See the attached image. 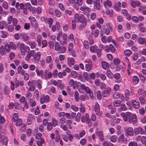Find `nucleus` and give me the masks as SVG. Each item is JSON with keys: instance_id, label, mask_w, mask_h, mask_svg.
<instances>
[{"instance_id": "obj_1", "label": "nucleus", "mask_w": 146, "mask_h": 146, "mask_svg": "<svg viewBox=\"0 0 146 146\" xmlns=\"http://www.w3.org/2000/svg\"><path fill=\"white\" fill-rule=\"evenodd\" d=\"M121 116L123 117L125 121H128L130 123H132L133 124L136 123L137 122V118L135 114L132 115L131 113L127 112L125 113L122 112L121 113Z\"/></svg>"}, {"instance_id": "obj_2", "label": "nucleus", "mask_w": 146, "mask_h": 146, "mask_svg": "<svg viewBox=\"0 0 146 146\" xmlns=\"http://www.w3.org/2000/svg\"><path fill=\"white\" fill-rule=\"evenodd\" d=\"M124 130L125 134L127 137L132 136L134 135V130L131 127H125Z\"/></svg>"}, {"instance_id": "obj_3", "label": "nucleus", "mask_w": 146, "mask_h": 146, "mask_svg": "<svg viewBox=\"0 0 146 146\" xmlns=\"http://www.w3.org/2000/svg\"><path fill=\"white\" fill-rule=\"evenodd\" d=\"M111 89L110 88L108 87L103 90L102 92V96L104 97H108L110 95V92Z\"/></svg>"}, {"instance_id": "obj_4", "label": "nucleus", "mask_w": 146, "mask_h": 146, "mask_svg": "<svg viewBox=\"0 0 146 146\" xmlns=\"http://www.w3.org/2000/svg\"><path fill=\"white\" fill-rule=\"evenodd\" d=\"M132 102L133 103V108L136 109H138L139 108L140 105L138 100L133 99L132 100Z\"/></svg>"}, {"instance_id": "obj_5", "label": "nucleus", "mask_w": 146, "mask_h": 146, "mask_svg": "<svg viewBox=\"0 0 146 146\" xmlns=\"http://www.w3.org/2000/svg\"><path fill=\"white\" fill-rule=\"evenodd\" d=\"M94 8L99 10L101 8L100 2L99 0H96L94 3Z\"/></svg>"}, {"instance_id": "obj_6", "label": "nucleus", "mask_w": 146, "mask_h": 146, "mask_svg": "<svg viewBox=\"0 0 146 146\" xmlns=\"http://www.w3.org/2000/svg\"><path fill=\"white\" fill-rule=\"evenodd\" d=\"M79 21L82 23H87V21L86 19L84 17V16L82 14L80 15L79 16Z\"/></svg>"}, {"instance_id": "obj_7", "label": "nucleus", "mask_w": 146, "mask_h": 146, "mask_svg": "<svg viewBox=\"0 0 146 146\" xmlns=\"http://www.w3.org/2000/svg\"><path fill=\"white\" fill-rule=\"evenodd\" d=\"M80 10L83 11L84 13H87L90 12V9L87 7L82 6L80 8Z\"/></svg>"}, {"instance_id": "obj_8", "label": "nucleus", "mask_w": 146, "mask_h": 146, "mask_svg": "<svg viewBox=\"0 0 146 146\" xmlns=\"http://www.w3.org/2000/svg\"><path fill=\"white\" fill-rule=\"evenodd\" d=\"M34 119V117H33L31 114H29L28 116L27 119V123L28 125H30L32 121Z\"/></svg>"}, {"instance_id": "obj_9", "label": "nucleus", "mask_w": 146, "mask_h": 146, "mask_svg": "<svg viewBox=\"0 0 146 146\" xmlns=\"http://www.w3.org/2000/svg\"><path fill=\"white\" fill-rule=\"evenodd\" d=\"M92 62L90 61L88 62V64H87L86 65V71H89L92 69Z\"/></svg>"}, {"instance_id": "obj_10", "label": "nucleus", "mask_w": 146, "mask_h": 146, "mask_svg": "<svg viewBox=\"0 0 146 146\" xmlns=\"http://www.w3.org/2000/svg\"><path fill=\"white\" fill-rule=\"evenodd\" d=\"M97 135H98L99 137L100 140L102 141L104 140V136L103 135V132L102 131H100L96 132Z\"/></svg>"}, {"instance_id": "obj_11", "label": "nucleus", "mask_w": 146, "mask_h": 146, "mask_svg": "<svg viewBox=\"0 0 146 146\" xmlns=\"http://www.w3.org/2000/svg\"><path fill=\"white\" fill-rule=\"evenodd\" d=\"M95 111L96 114H98L100 111L99 105L97 102H96L95 106Z\"/></svg>"}, {"instance_id": "obj_12", "label": "nucleus", "mask_w": 146, "mask_h": 146, "mask_svg": "<svg viewBox=\"0 0 146 146\" xmlns=\"http://www.w3.org/2000/svg\"><path fill=\"white\" fill-rule=\"evenodd\" d=\"M41 54V52H38L36 53V55H37V57H34V59L36 62H39L40 59Z\"/></svg>"}, {"instance_id": "obj_13", "label": "nucleus", "mask_w": 146, "mask_h": 146, "mask_svg": "<svg viewBox=\"0 0 146 146\" xmlns=\"http://www.w3.org/2000/svg\"><path fill=\"white\" fill-rule=\"evenodd\" d=\"M120 75L118 73H116L114 75V77L116 80V82L117 83H119L121 81V80L120 78Z\"/></svg>"}, {"instance_id": "obj_14", "label": "nucleus", "mask_w": 146, "mask_h": 146, "mask_svg": "<svg viewBox=\"0 0 146 146\" xmlns=\"http://www.w3.org/2000/svg\"><path fill=\"white\" fill-rule=\"evenodd\" d=\"M20 36L22 37L25 41H27L29 40V37L27 34L21 33L20 34Z\"/></svg>"}, {"instance_id": "obj_15", "label": "nucleus", "mask_w": 146, "mask_h": 146, "mask_svg": "<svg viewBox=\"0 0 146 146\" xmlns=\"http://www.w3.org/2000/svg\"><path fill=\"white\" fill-rule=\"evenodd\" d=\"M17 46L20 50H25V44L23 43L21 44L20 43L18 42L17 44Z\"/></svg>"}, {"instance_id": "obj_16", "label": "nucleus", "mask_w": 146, "mask_h": 146, "mask_svg": "<svg viewBox=\"0 0 146 146\" xmlns=\"http://www.w3.org/2000/svg\"><path fill=\"white\" fill-rule=\"evenodd\" d=\"M57 51H58L60 53H64L66 51V48L64 47L61 46L60 47Z\"/></svg>"}, {"instance_id": "obj_17", "label": "nucleus", "mask_w": 146, "mask_h": 146, "mask_svg": "<svg viewBox=\"0 0 146 146\" xmlns=\"http://www.w3.org/2000/svg\"><path fill=\"white\" fill-rule=\"evenodd\" d=\"M38 139V140L37 141V144L38 146H41L42 144L44 143V140L43 138Z\"/></svg>"}, {"instance_id": "obj_18", "label": "nucleus", "mask_w": 146, "mask_h": 146, "mask_svg": "<svg viewBox=\"0 0 146 146\" xmlns=\"http://www.w3.org/2000/svg\"><path fill=\"white\" fill-rule=\"evenodd\" d=\"M98 46L96 45L91 46L90 48V50L92 53H94L98 50Z\"/></svg>"}, {"instance_id": "obj_19", "label": "nucleus", "mask_w": 146, "mask_h": 146, "mask_svg": "<svg viewBox=\"0 0 146 146\" xmlns=\"http://www.w3.org/2000/svg\"><path fill=\"white\" fill-rule=\"evenodd\" d=\"M74 64V59L73 58H72L68 60V64L70 66L73 65Z\"/></svg>"}, {"instance_id": "obj_20", "label": "nucleus", "mask_w": 146, "mask_h": 146, "mask_svg": "<svg viewBox=\"0 0 146 146\" xmlns=\"http://www.w3.org/2000/svg\"><path fill=\"white\" fill-rule=\"evenodd\" d=\"M139 81L138 78L137 76H134L133 77L132 79V82L134 84H136Z\"/></svg>"}, {"instance_id": "obj_21", "label": "nucleus", "mask_w": 146, "mask_h": 146, "mask_svg": "<svg viewBox=\"0 0 146 146\" xmlns=\"http://www.w3.org/2000/svg\"><path fill=\"white\" fill-rule=\"evenodd\" d=\"M102 64L103 68L105 69H106L109 66V64L104 61L102 62Z\"/></svg>"}, {"instance_id": "obj_22", "label": "nucleus", "mask_w": 146, "mask_h": 146, "mask_svg": "<svg viewBox=\"0 0 146 146\" xmlns=\"http://www.w3.org/2000/svg\"><path fill=\"white\" fill-rule=\"evenodd\" d=\"M107 75L110 78H111L113 77V74L111 71L109 70L107 71Z\"/></svg>"}, {"instance_id": "obj_23", "label": "nucleus", "mask_w": 146, "mask_h": 146, "mask_svg": "<svg viewBox=\"0 0 146 146\" xmlns=\"http://www.w3.org/2000/svg\"><path fill=\"white\" fill-rule=\"evenodd\" d=\"M113 104L115 107H118L120 106L121 104V102L120 100H117L113 102Z\"/></svg>"}, {"instance_id": "obj_24", "label": "nucleus", "mask_w": 146, "mask_h": 146, "mask_svg": "<svg viewBox=\"0 0 146 146\" xmlns=\"http://www.w3.org/2000/svg\"><path fill=\"white\" fill-rule=\"evenodd\" d=\"M120 94L118 92L115 93L113 95V98L115 99H118L120 98Z\"/></svg>"}, {"instance_id": "obj_25", "label": "nucleus", "mask_w": 146, "mask_h": 146, "mask_svg": "<svg viewBox=\"0 0 146 146\" xmlns=\"http://www.w3.org/2000/svg\"><path fill=\"white\" fill-rule=\"evenodd\" d=\"M104 4L105 7H106L107 6H108L109 7H111V1L108 0H107L106 2H104Z\"/></svg>"}, {"instance_id": "obj_26", "label": "nucleus", "mask_w": 146, "mask_h": 146, "mask_svg": "<svg viewBox=\"0 0 146 146\" xmlns=\"http://www.w3.org/2000/svg\"><path fill=\"white\" fill-rule=\"evenodd\" d=\"M32 21L31 22V24L32 26L34 27H37V24H36V21L34 17L32 18Z\"/></svg>"}, {"instance_id": "obj_27", "label": "nucleus", "mask_w": 146, "mask_h": 146, "mask_svg": "<svg viewBox=\"0 0 146 146\" xmlns=\"http://www.w3.org/2000/svg\"><path fill=\"white\" fill-rule=\"evenodd\" d=\"M36 72L37 75L38 76H41L43 74V71L42 70L40 71L38 69L36 68Z\"/></svg>"}, {"instance_id": "obj_28", "label": "nucleus", "mask_w": 146, "mask_h": 146, "mask_svg": "<svg viewBox=\"0 0 146 146\" xmlns=\"http://www.w3.org/2000/svg\"><path fill=\"white\" fill-rule=\"evenodd\" d=\"M120 109H119V111H121V110L123 111H125L126 110V107L125 106V105L124 104H122L121 105Z\"/></svg>"}, {"instance_id": "obj_29", "label": "nucleus", "mask_w": 146, "mask_h": 146, "mask_svg": "<svg viewBox=\"0 0 146 146\" xmlns=\"http://www.w3.org/2000/svg\"><path fill=\"white\" fill-rule=\"evenodd\" d=\"M130 94L129 91L128 90H126L125 92V100H128L129 99V96H130Z\"/></svg>"}, {"instance_id": "obj_30", "label": "nucleus", "mask_w": 146, "mask_h": 146, "mask_svg": "<svg viewBox=\"0 0 146 146\" xmlns=\"http://www.w3.org/2000/svg\"><path fill=\"white\" fill-rule=\"evenodd\" d=\"M132 51L129 49L126 50L124 52V54L126 56H129L131 54Z\"/></svg>"}, {"instance_id": "obj_31", "label": "nucleus", "mask_w": 146, "mask_h": 146, "mask_svg": "<svg viewBox=\"0 0 146 146\" xmlns=\"http://www.w3.org/2000/svg\"><path fill=\"white\" fill-rule=\"evenodd\" d=\"M146 39L143 38H140L138 39V42L139 43L142 44L145 43Z\"/></svg>"}, {"instance_id": "obj_32", "label": "nucleus", "mask_w": 146, "mask_h": 146, "mask_svg": "<svg viewBox=\"0 0 146 146\" xmlns=\"http://www.w3.org/2000/svg\"><path fill=\"white\" fill-rule=\"evenodd\" d=\"M109 48L111 52H114L115 51V48L112 44H111L109 45Z\"/></svg>"}, {"instance_id": "obj_33", "label": "nucleus", "mask_w": 146, "mask_h": 146, "mask_svg": "<svg viewBox=\"0 0 146 146\" xmlns=\"http://www.w3.org/2000/svg\"><path fill=\"white\" fill-rule=\"evenodd\" d=\"M75 100L76 102L79 101V94L77 91H76L74 93Z\"/></svg>"}, {"instance_id": "obj_34", "label": "nucleus", "mask_w": 146, "mask_h": 146, "mask_svg": "<svg viewBox=\"0 0 146 146\" xmlns=\"http://www.w3.org/2000/svg\"><path fill=\"white\" fill-rule=\"evenodd\" d=\"M16 125L17 126H20L22 123V120L21 119H18L16 121Z\"/></svg>"}, {"instance_id": "obj_35", "label": "nucleus", "mask_w": 146, "mask_h": 146, "mask_svg": "<svg viewBox=\"0 0 146 146\" xmlns=\"http://www.w3.org/2000/svg\"><path fill=\"white\" fill-rule=\"evenodd\" d=\"M81 116L80 113H77L76 117V121L79 122L80 121Z\"/></svg>"}, {"instance_id": "obj_36", "label": "nucleus", "mask_w": 146, "mask_h": 146, "mask_svg": "<svg viewBox=\"0 0 146 146\" xmlns=\"http://www.w3.org/2000/svg\"><path fill=\"white\" fill-rule=\"evenodd\" d=\"M77 72L75 71H72L71 72V75L74 78L77 77Z\"/></svg>"}, {"instance_id": "obj_37", "label": "nucleus", "mask_w": 146, "mask_h": 146, "mask_svg": "<svg viewBox=\"0 0 146 146\" xmlns=\"http://www.w3.org/2000/svg\"><path fill=\"white\" fill-rule=\"evenodd\" d=\"M0 52L1 55H3L5 52L4 47L3 46H2L0 47Z\"/></svg>"}, {"instance_id": "obj_38", "label": "nucleus", "mask_w": 146, "mask_h": 146, "mask_svg": "<svg viewBox=\"0 0 146 146\" xmlns=\"http://www.w3.org/2000/svg\"><path fill=\"white\" fill-rule=\"evenodd\" d=\"M117 137L115 135H113L110 138V140L113 143L115 142L117 140Z\"/></svg>"}, {"instance_id": "obj_39", "label": "nucleus", "mask_w": 146, "mask_h": 146, "mask_svg": "<svg viewBox=\"0 0 146 146\" xmlns=\"http://www.w3.org/2000/svg\"><path fill=\"white\" fill-rule=\"evenodd\" d=\"M53 20L51 18H50L48 20V24L49 27H50L52 25Z\"/></svg>"}, {"instance_id": "obj_40", "label": "nucleus", "mask_w": 146, "mask_h": 146, "mask_svg": "<svg viewBox=\"0 0 146 146\" xmlns=\"http://www.w3.org/2000/svg\"><path fill=\"white\" fill-rule=\"evenodd\" d=\"M9 44L11 49H15L16 48V45L14 44L13 42H10Z\"/></svg>"}, {"instance_id": "obj_41", "label": "nucleus", "mask_w": 146, "mask_h": 146, "mask_svg": "<svg viewBox=\"0 0 146 146\" xmlns=\"http://www.w3.org/2000/svg\"><path fill=\"white\" fill-rule=\"evenodd\" d=\"M62 37L63 40V42L64 44H66V38L67 37V35L65 34H63L62 35Z\"/></svg>"}, {"instance_id": "obj_42", "label": "nucleus", "mask_w": 146, "mask_h": 146, "mask_svg": "<svg viewBox=\"0 0 146 146\" xmlns=\"http://www.w3.org/2000/svg\"><path fill=\"white\" fill-rule=\"evenodd\" d=\"M138 53L140 54L146 56V49H143L142 50H140Z\"/></svg>"}, {"instance_id": "obj_43", "label": "nucleus", "mask_w": 146, "mask_h": 146, "mask_svg": "<svg viewBox=\"0 0 146 146\" xmlns=\"http://www.w3.org/2000/svg\"><path fill=\"white\" fill-rule=\"evenodd\" d=\"M87 23H82L81 25H80L79 27V29L80 30L82 31V29L85 27L86 25V24Z\"/></svg>"}, {"instance_id": "obj_44", "label": "nucleus", "mask_w": 146, "mask_h": 146, "mask_svg": "<svg viewBox=\"0 0 146 146\" xmlns=\"http://www.w3.org/2000/svg\"><path fill=\"white\" fill-rule=\"evenodd\" d=\"M42 37L40 36H38L37 38V42L39 46L41 45V41Z\"/></svg>"}, {"instance_id": "obj_45", "label": "nucleus", "mask_w": 146, "mask_h": 146, "mask_svg": "<svg viewBox=\"0 0 146 146\" xmlns=\"http://www.w3.org/2000/svg\"><path fill=\"white\" fill-rule=\"evenodd\" d=\"M60 47V45L58 42H55V50H56L57 51Z\"/></svg>"}, {"instance_id": "obj_46", "label": "nucleus", "mask_w": 146, "mask_h": 146, "mask_svg": "<svg viewBox=\"0 0 146 146\" xmlns=\"http://www.w3.org/2000/svg\"><path fill=\"white\" fill-rule=\"evenodd\" d=\"M96 93L98 99L99 100H101V94L100 91L98 90L97 92Z\"/></svg>"}, {"instance_id": "obj_47", "label": "nucleus", "mask_w": 146, "mask_h": 146, "mask_svg": "<svg viewBox=\"0 0 146 146\" xmlns=\"http://www.w3.org/2000/svg\"><path fill=\"white\" fill-rule=\"evenodd\" d=\"M139 100L140 103L143 104H145V101L144 98L142 96H140L139 97Z\"/></svg>"}, {"instance_id": "obj_48", "label": "nucleus", "mask_w": 146, "mask_h": 146, "mask_svg": "<svg viewBox=\"0 0 146 146\" xmlns=\"http://www.w3.org/2000/svg\"><path fill=\"white\" fill-rule=\"evenodd\" d=\"M128 146H137V143L136 142H130L128 144Z\"/></svg>"}, {"instance_id": "obj_49", "label": "nucleus", "mask_w": 146, "mask_h": 146, "mask_svg": "<svg viewBox=\"0 0 146 146\" xmlns=\"http://www.w3.org/2000/svg\"><path fill=\"white\" fill-rule=\"evenodd\" d=\"M3 7L6 9H7L8 8V6L7 3L6 2L4 1L2 5Z\"/></svg>"}, {"instance_id": "obj_50", "label": "nucleus", "mask_w": 146, "mask_h": 146, "mask_svg": "<svg viewBox=\"0 0 146 146\" xmlns=\"http://www.w3.org/2000/svg\"><path fill=\"white\" fill-rule=\"evenodd\" d=\"M52 124L51 122H49L48 123L47 126V129L48 131H50L52 129Z\"/></svg>"}, {"instance_id": "obj_51", "label": "nucleus", "mask_w": 146, "mask_h": 146, "mask_svg": "<svg viewBox=\"0 0 146 146\" xmlns=\"http://www.w3.org/2000/svg\"><path fill=\"white\" fill-rule=\"evenodd\" d=\"M1 33L2 34V37L3 38H6L8 35L6 32L4 31H2Z\"/></svg>"}, {"instance_id": "obj_52", "label": "nucleus", "mask_w": 146, "mask_h": 146, "mask_svg": "<svg viewBox=\"0 0 146 146\" xmlns=\"http://www.w3.org/2000/svg\"><path fill=\"white\" fill-rule=\"evenodd\" d=\"M5 24V22L2 21L0 22V29H4V25Z\"/></svg>"}, {"instance_id": "obj_53", "label": "nucleus", "mask_w": 146, "mask_h": 146, "mask_svg": "<svg viewBox=\"0 0 146 146\" xmlns=\"http://www.w3.org/2000/svg\"><path fill=\"white\" fill-rule=\"evenodd\" d=\"M114 64L115 65H117L119 64L120 61L118 58H116L113 60Z\"/></svg>"}, {"instance_id": "obj_54", "label": "nucleus", "mask_w": 146, "mask_h": 146, "mask_svg": "<svg viewBox=\"0 0 146 146\" xmlns=\"http://www.w3.org/2000/svg\"><path fill=\"white\" fill-rule=\"evenodd\" d=\"M56 16L58 17H60L61 16V13L58 10L55 11Z\"/></svg>"}, {"instance_id": "obj_55", "label": "nucleus", "mask_w": 146, "mask_h": 146, "mask_svg": "<svg viewBox=\"0 0 146 146\" xmlns=\"http://www.w3.org/2000/svg\"><path fill=\"white\" fill-rule=\"evenodd\" d=\"M52 57L51 56L47 57L46 58V61L47 63H49L52 61Z\"/></svg>"}, {"instance_id": "obj_56", "label": "nucleus", "mask_w": 146, "mask_h": 146, "mask_svg": "<svg viewBox=\"0 0 146 146\" xmlns=\"http://www.w3.org/2000/svg\"><path fill=\"white\" fill-rule=\"evenodd\" d=\"M132 20L133 22L135 23L138 22L139 21L138 19L136 16H133L132 17Z\"/></svg>"}, {"instance_id": "obj_57", "label": "nucleus", "mask_w": 146, "mask_h": 146, "mask_svg": "<svg viewBox=\"0 0 146 146\" xmlns=\"http://www.w3.org/2000/svg\"><path fill=\"white\" fill-rule=\"evenodd\" d=\"M96 14L94 13H91L90 16L91 19L92 20H94L96 18Z\"/></svg>"}, {"instance_id": "obj_58", "label": "nucleus", "mask_w": 146, "mask_h": 146, "mask_svg": "<svg viewBox=\"0 0 146 146\" xmlns=\"http://www.w3.org/2000/svg\"><path fill=\"white\" fill-rule=\"evenodd\" d=\"M71 108L73 111H78V107L74 105H72L71 106Z\"/></svg>"}, {"instance_id": "obj_59", "label": "nucleus", "mask_w": 146, "mask_h": 146, "mask_svg": "<svg viewBox=\"0 0 146 146\" xmlns=\"http://www.w3.org/2000/svg\"><path fill=\"white\" fill-rule=\"evenodd\" d=\"M5 50L7 52H9L10 48V46L8 44H6L5 45Z\"/></svg>"}, {"instance_id": "obj_60", "label": "nucleus", "mask_w": 146, "mask_h": 146, "mask_svg": "<svg viewBox=\"0 0 146 146\" xmlns=\"http://www.w3.org/2000/svg\"><path fill=\"white\" fill-rule=\"evenodd\" d=\"M42 134L40 133H38L35 136V138L37 139H40V138H42L41 137Z\"/></svg>"}, {"instance_id": "obj_61", "label": "nucleus", "mask_w": 146, "mask_h": 146, "mask_svg": "<svg viewBox=\"0 0 146 146\" xmlns=\"http://www.w3.org/2000/svg\"><path fill=\"white\" fill-rule=\"evenodd\" d=\"M121 13L124 15L126 16H128L127 11L125 9L122 10L121 11Z\"/></svg>"}, {"instance_id": "obj_62", "label": "nucleus", "mask_w": 146, "mask_h": 146, "mask_svg": "<svg viewBox=\"0 0 146 146\" xmlns=\"http://www.w3.org/2000/svg\"><path fill=\"white\" fill-rule=\"evenodd\" d=\"M31 56H32L29 53L25 58V60L27 61H29Z\"/></svg>"}, {"instance_id": "obj_63", "label": "nucleus", "mask_w": 146, "mask_h": 146, "mask_svg": "<svg viewBox=\"0 0 146 146\" xmlns=\"http://www.w3.org/2000/svg\"><path fill=\"white\" fill-rule=\"evenodd\" d=\"M86 140L84 139H82L80 141V143L82 145H84L86 143Z\"/></svg>"}, {"instance_id": "obj_64", "label": "nucleus", "mask_w": 146, "mask_h": 146, "mask_svg": "<svg viewBox=\"0 0 146 146\" xmlns=\"http://www.w3.org/2000/svg\"><path fill=\"white\" fill-rule=\"evenodd\" d=\"M25 6L27 8L29 9V10H31V9L32 6L29 3H26L25 4Z\"/></svg>"}]
</instances>
